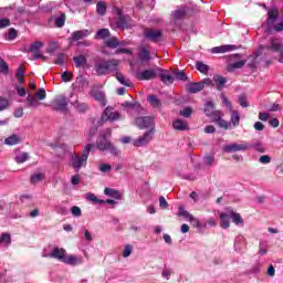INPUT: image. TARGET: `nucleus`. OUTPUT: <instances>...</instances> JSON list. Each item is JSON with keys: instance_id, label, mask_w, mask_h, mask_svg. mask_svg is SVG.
Here are the masks:
<instances>
[{"instance_id": "18", "label": "nucleus", "mask_w": 283, "mask_h": 283, "mask_svg": "<svg viewBox=\"0 0 283 283\" xmlns=\"http://www.w3.org/2000/svg\"><path fill=\"white\" fill-rule=\"evenodd\" d=\"M118 19L116 20V28H119L120 30H124V28H127V23H129V15L123 14V11L120 9H117Z\"/></svg>"}, {"instance_id": "44", "label": "nucleus", "mask_w": 283, "mask_h": 283, "mask_svg": "<svg viewBox=\"0 0 283 283\" xmlns=\"http://www.w3.org/2000/svg\"><path fill=\"white\" fill-rule=\"evenodd\" d=\"M96 12L99 14V17H105V13L107 12V4H105L103 1L97 2Z\"/></svg>"}, {"instance_id": "46", "label": "nucleus", "mask_w": 283, "mask_h": 283, "mask_svg": "<svg viewBox=\"0 0 283 283\" xmlns=\"http://www.w3.org/2000/svg\"><path fill=\"white\" fill-rule=\"evenodd\" d=\"M108 36H111L109 29H99L95 34V39H107Z\"/></svg>"}, {"instance_id": "6", "label": "nucleus", "mask_w": 283, "mask_h": 283, "mask_svg": "<svg viewBox=\"0 0 283 283\" xmlns=\"http://www.w3.org/2000/svg\"><path fill=\"white\" fill-rule=\"evenodd\" d=\"M113 107L112 106H107L103 114L102 117L99 119V124L103 125V123H107V120H111L112 123H114V120H120V113L118 112H113Z\"/></svg>"}, {"instance_id": "9", "label": "nucleus", "mask_w": 283, "mask_h": 283, "mask_svg": "<svg viewBox=\"0 0 283 283\" xmlns=\"http://www.w3.org/2000/svg\"><path fill=\"white\" fill-rule=\"evenodd\" d=\"M158 67L148 69L136 73L137 81H154L158 76Z\"/></svg>"}, {"instance_id": "17", "label": "nucleus", "mask_w": 283, "mask_h": 283, "mask_svg": "<svg viewBox=\"0 0 283 283\" xmlns=\"http://www.w3.org/2000/svg\"><path fill=\"white\" fill-rule=\"evenodd\" d=\"M219 218L221 229H229V227H231V222L229 221L231 220V212L229 208H227V212H221L219 214Z\"/></svg>"}, {"instance_id": "54", "label": "nucleus", "mask_w": 283, "mask_h": 283, "mask_svg": "<svg viewBox=\"0 0 283 283\" xmlns=\"http://www.w3.org/2000/svg\"><path fill=\"white\" fill-rule=\"evenodd\" d=\"M92 147H94V144H87L82 150V158L86 159V161L87 158H90V151H92Z\"/></svg>"}, {"instance_id": "29", "label": "nucleus", "mask_w": 283, "mask_h": 283, "mask_svg": "<svg viewBox=\"0 0 283 283\" xmlns=\"http://www.w3.org/2000/svg\"><path fill=\"white\" fill-rule=\"evenodd\" d=\"M138 59L142 63H149L151 61V53L147 49H143L138 52Z\"/></svg>"}, {"instance_id": "19", "label": "nucleus", "mask_w": 283, "mask_h": 283, "mask_svg": "<svg viewBox=\"0 0 283 283\" xmlns=\"http://www.w3.org/2000/svg\"><path fill=\"white\" fill-rule=\"evenodd\" d=\"M279 17H280V13L277 11V7L269 9L266 25H274L275 21H277Z\"/></svg>"}, {"instance_id": "38", "label": "nucleus", "mask_w": 283, "mask_h": 283, "mask_svg": "<svg viewBox=\"0 0 283 283\" xmlns=\"http://www.w3.org/2000/svg\"><path fill=\"white\" fill-rule=\"evenodd\" d=\"M216 111V104L213 102H206L203 105V112L206 116H210Z\"/></svg>"}, {"instance_id": "33", "label": "nucleus", "mask_w": 283, "mask_h": 283, "mask_svg": "<svg viewBox=\"0 0 283 283\" xmlns=\"http://www.w3.org/2000/svg\"><path fill=\"white\" fill-rule=\"evenodd\" d=\"M105 45L111 50H116L118 45H123V42H118V39L116 36H113L105 42Z\"/></svg>"}, {"instance_id": "4", "label": "nucleus", "mask_w": 283, "mask_h": 283, "mask_svg": "<svg viewBox=\"0 0 283 283\" xmlns=\"http://www.w3.org/2000/svg\"><path fill=\"white\" fill-rule=\"evenodd\" d=\"M261 51L268 50L269 52H276L279 54L283 50V43L280 38H270L268 45H261Z\"/></svg>"}, {"instance_id": "42", "label": "nucleus", "mask_w": 283, "mask_h": 283, "mask_svg": "<svg viewBox=\"0 0 283 283\" xmlns=\"http://www.w3.org/2000/svg\"><path fill=\"white\" fill-rule=\"evenodd\" d=\"M29 159H30V154L28 153H20L14 157V160L15 163H18V165L27 163Z\"/></svg>"}, {"instance_id": "57", "label": "nucleus", "mask_w": 283, "mask_h": 283, "mask_svg": "<svg viewBox=\"0 0 283 283\" xmlns=\"http://www.w3.org/2000/svg\"><path fill=\"white\" fill-rule=\"evenodd\" d=\"M220 98H221L223 105H226V107H229L230 111H233V104H231V101H229V98L227 97V95H224L223 93H221Z\"/></svg>"}, {"instance_id": "11", "label": "nucleus", "mask_w": 283, "mask_h": 283, "mask_svg": "<svg viewBox=\"0 0 283 283\" xmlns=\"http://www.w3.org/2000/svg\"><path fill=\"white\" fill-rule=\"evenodd\" d=\"M43 258H52L53 260H59V262H64L66 258L65 249L55 247L49 254H43Z\"/></svg>"}, {"instance_id": "60", "label": "nucleus", "mask_w": 283, "mask_h": 283, "mask_svg": "<svg viewBox=\"0 0 283 283\" xmlns=\"http://www.w3.org/2000/svg\"><path fill=\"white\" fill-rule=\"evenodd\" d=\"M238 103L241 107H249V102H247L245 95H239Z\"/></svg>"}, {"instance_id": "59", "label": "nucleus", "mask_w": 283, "mask_h": 283, "mask_svg": "<svg viewBox=\"0 0 283 283\" xmlns=\"http://www.w3.org/2000/svg\"><path fill=\"white\" fill-rule=\"evenodd\" d=\"M122 107H126L128 109H136V107H140V104L126 101L122 104Z\"/></svg>"}, {"instance_id": "3", "label": "nucleus", "mask_w": 283, "mask_h": 283, "mask_svg": "<svg viewBox=\"0 0 283 283\" xmlns=\"http://www.w3.org/2000/svg\"><path fill=\"white\" fill-rule=\"evenodd\" d=\"M67 105H70V99L65 95L56 96L52 102L53 112H67Z\"/></svg>"}, {"instance_id": "49", "label": "nucleus", "mask_w": 283, "mask_h": 283, "mask_svg": "<svg viewBox=\"0 0 283 283\" xmlns=\"http://www.w3.org/2000/svg\"><path fill=\"white\" fill-rule=\"evenodd\" d=\"M87 200L94 202V205H105V200L98 199L97 196L92 192L87 195Z\"/></svg>"}, {"instance_id": "27", "label": "nucleus", "mask_w": 283, "mask_h": 283, "mask_svg": "<svg viewBox=\"0 0 283 283\" xmlns=\"http://www.w3.org/2000/svg\"><path fill=\"white\" fill-rule=\"evenodd\" d=\"M186 90L189 94H198V92H202L203 85L200 82H193L188 84Z\"/></svg>"}, {"instance_id": "55", "label": "nucleus", "mask_w": 283, "mask_h": 283, "mask_svg": "<svg viewBox=\"0 0 283 283\" xmlns=\"http://www.w3.org/2000/svg\"><path fill=\"white\" fill-rule=\"evenodd\" d=\"M203 163L207 167H212L213 163H216V157L213 155H206L203 157Z\"/></svg>"}, {"instance_id": "21", "label": "nucleus", "mask_w": 283, "mask_h": 283, "mask_svg": "<svg viewBox=\"0 0 283 283\" xmlns=\"http://www.w3.org/2000/svg\"><path fill=\"white\" fill-rule=\"evenodd\" d=\"M91 96L97 101L98 103H101V105H103V107H105V105H107V99L105 98V92L103 91H98V90H93L91 92Z\"/></svg>"}, {"instance_id": "43", "label": "nucleus", "mask_w": 283, "mask_h": 283, "mask_svg": "<svg viewBox=\"0 0 283 283\" xmlns=\"http://www.w3.org/2000/svg\"><path fill=\"white\" fill-rule=\"evenodd\" d=\"M21 143V138L18 137V135H11L4 139V145H19Z\"/></svg>"}, {"instance_id": "52", "label": "nucleus", "mask_w": 283, "mask_h": 283, "mask_svg": "<svg viewBox=\"0 0 283 283\" xmlns=\"http://www.w3.org/2000/svg\"><path fill=\"white\" fill-rule=\"evenodd\" d=\"M65 13H61L60 17L55 18V28H63L65 25Z\"/></svg>"}, {"instance_id": "24", "label": "nucleus", "mask_w": 283, "mask_h": 283, "mask_svg": "<svg viewBox=\"0 0 283 283\" xmlns=\"http://www.w3.org/2000/svg\"><path fill=\"white\" fill-rule=\"evenodd\" d=\"M213 83H216V87L218 92H222L224 85H227V77L222 75H214L212 78Z\"/></svg>"}, {"instance_id": "23", "label": "nucleus", "mask_w": 283, "mask_h": 283, "mask_svg": "<svg viewBox=\"0 0 283 283\" xmlns=\"http://www.w3.org/2000/svg\"><path fill=\"white\" fill-rule=\"evenodd\" d=\"M172 127L177 132H187V130H189V124H187V122H185L182 119H175L172 122Z\"/></svg>"}, {"instance_id": "7", "label": "nucleus", "mask_w": 283, "mask_h": 283, "mask_svg": "<svg viewBox=\"0 0 283 283\" xmlns=\"http://www.w3.org/2000/svg\"><path fill=\"white\" fill-rule=\"evenodd\" d=\"M43 46V42L35 41L31 43L30 48L27 50V52L31 53L32 61H39V59L45 60V55L41 54V49Z\"/></svg>"}, {"instance_id": "35", "label": "nucleus", "mask_w": 283, "mask_h": 283, "mask_svg": "<svg viewBox=\"0 0 283 283\" xmlns=\"http://www.w3.org/2000/svg\"><path fill=\"white\" fill-rule=\"evenodd\" d=\"M25 103H27V107H33L34 109H36V107L41 105V102H39V99H36V97L32 95H28Z\"/></svg>"}, {"instance_id": "31", "label": "nucleus", "mask_w": 283, "mask_h": 283, "mask_svg": "<svg viewBox=\"0 0 283 283\" xmlns=\"http://www.w3.org/2000/svg\"><path fill=\"white\" fill-rule=\"evenodd\" d=\"M113 73L115 78H117L118 83H120V85H125V87H132V81L125 78V76L119 73L118 71H114Z\"/></svg>"}, {"instance_id": "50", "label": "nucleus", "mask_w": 283, "mask_h": 283, "mask_svg": "<svg viewBox=\"0 0 283 283\" xmlns=\"http://www.w3.org/2000/svg\"><path fill=\"white\" fill-rule=\"evenodd\" d=\"M12 243V237H10V233H2L0 235V244H11Z\"/></svg>"}, {"instance_id": "14", "label": "nucleus", "mask_w": 283, "mask_h": 283, "mask_svg": "<svg viewBox=\"0 0 283 283\" xmlns=\"http://www.w3.org/2000/svg\"><path fill=\"white\" fill-rule=\"evenodd\" d=\"M145 39L151 41L153 43H158L163 39V31L149 29L144 33Z\"/></svg>"}, {"instance_id": "64", "label": "nucleus", "mask_w": 283, "mask_h": 283, "mask_svg": "<svg viewBox=\"0 0 283 283\" xmlns=\"http://www.w3.org/2000/svg\"><path fill=\"white\" fill-rule=\"evenodd\" d=\"M55 211L56 213H60V216H67V208L63 206H56Z\"/></svg>"}, {"instance_id": "12", "label": "nucleus", "mask_w": 283, "mask_h": 283, "mask_svg": "<svg viewBox=\"0 0 283 283\" xmlns=\"http://www.w3.org/2000/svg\"><path fill=\"white\" fill-rule=\"evenodd\" d=\"M71 165H72L74 171L78 172V171H81L82 167H85L87 165V160L78 155H72L71 156Z\"/></svg>"}, {"instance_id": "41", "label": "nucleus", "mask_w": 283, "mask_h": 283, "mask_svg": "<svg viewBox=\"0 0 283 283\" xmlns=\"http://www.w3.org/2000/svg\"><path fill=\"white\" fill-rule=\"evenodd\" d=\"M74 107H75V109H77V112L80 114H85V112H87V109H90V105H87L86 103H81L78 101H76L74 103Z\"/></svg>"}, {"instance_id": "28", "label": "nucleus", "mask_w": 283, "mask_h": 283, "mask_svg": "<svg viewBox=\"0 0 283 283\" xmlns=\"http://www.w3.org/2000/svg\"><path fill=\"white\" fill-rule=\"evenodd\" d=\"M148 103L153 106V109H161L163 102L158 98V96L151 94L148 96Z\"/></svg>"}, {"instance_id": "22", "label": "nucleus", "mask_w": 283, "mask_h": 283, "mask_svg": "<svg viewBox=\"0 0 283 283\" xmlns=\"http://www.w3.org/2000/svg\"><path fill=\"white\" fill-rule=\"evenodd\" d=\"M230 210V219H232V222L237 224V227H244V219H242V216L233 209L229 208Z\"/></svg>"}, {"instance_id": "20", "label": "nucleus", "mask_w": 283, "mask_h": 283, "mask_svg": "<svg viewBox=\"0 0 283 283\" xmlns=\"http://www.w3.org/2000/svg\"><path fill=\"white\" fill-rule=\"evenodd\" d=\"M233 50H238V46L233 44H227L221 46H214L211 49L212 54H224V52H231Z\"/></svg>"}, {"instance_id": "45", "label": "nucleus", "mask_w": 283, "mask_h": 283, "mask_svg": "<svg viewBox=\"0 0 283 283\" xmlns=\"http://www.w3.org/2000/svg\"><path fill=\"white\" fill-rule=\"evenodd\" d=\"M15 77L19 83H25V70L23 69V66L18 67Z\"/></svg>"}, {"instance_id": "25", "label": "nucleus", "mask_w": 283, "mask_h": 283, "mask_svg": "<svg viewBox=\"0 0 283 283\" xmlns=\"http://www.w3.org/2000/svg\"><path fill=\"white\" fill-rule=\"evenodd\" d=\"M244 247H247V240L242 235L237 237L234 239V250L237 253H242Z\"/></svg>"}, {"instance_id": "13", "label": "nucleus", "mask_w": 283, "mask_h": 283, "mask_svg": "<svg viewBox=\"0 0 283 283\" xmlns=\"http://www.w3.org/2000/svg\"><path fill=\"white\" fill-rule=\"evenodd\" d=\"M157 72H158V77L160 78L161 83H164V85H171L174 83V81H176L175 75L171 74H167V70L157 67Z\"/></svg>"}, {"instance_id": "8", "label": "nucleus", "mask_w": 283, "mask_h": 283, "mask_svg": "<svg viewBox=\"0 0 283 283\" xmlns=\"http://www.w3.org/2000/svg\"><path fill=\"white\" fill-rule=\"evenodd\" d=\"M222 116H224L222 111H214L208 118H211L221 129H229V127H231V123L224 120Z\"/></svg>"}, {"instance_id": "53", "label": "nucleus", "mask_w": 283, "mask_h": 283, "mask_svg": "<svg viewBox=\"0 0 283 283\" xmlns=\"http://www.w3.org/2000/svg\"><path fill=\"white\" fill-rule=\"evenodd\" d=\"M191 114H193V108L191 107H186L179 111V116H182L184 118H191Z\"/></svg>"}, {"instance_id": "36", "label": "nucleus", "mask_w": 283, "mask_h": 283, "mask_svg": "<svg viewBox=\"0 0 283 283\" xmlns=\"http://www.w3.org/2000/svg\"><path fill=\"white\" fill-rule=\"evenodd\" d=\"M230 125H233V127H238L240 125V113L238 111H231V118H230Z\"/></svg>"}, {"instance_id": "15", "label": "nucleus", "mask_w": 283, "mask_h": 283, "mask_svg": "<svg viewBox=\"0 0 283 283\" xmlns=\"http://www.w3.org/2000/svg\"><path fill=\"white\" fill-rule=\"evenodd\" d=\"M92 32L87 29H83L80 31H75L71 34L69 38L70 43H76V41H81L82 39H87L88 35H91Z\"/></svg>"}, {"instance_id": "37", "label": "nucleus", "mask_w": 283, "mask_h": 283, "mask_svg": "<svg viewBox=\"0 0 283 283\" xmlns=\"http://www.w3.org/2000/svg\"><path fill=\"white\" fill-rule=\"evenodd\" d=\"M177 216H178L179 218H185L186 220H188V222H189L190 219L193 217V214H190L189 211L185 210V207H184V206H179Z\"/></svg>"}, {"instance_id": "40", "label": "nucleus", "mask_w": 283, "mask_h": 283, "mask_svg": "<svg viewBox=\"0 0 283 283\" xmlns=\"http://www.w3.org/2000/svg\"><path fill=\"white\" fill-rule=\"evenodd\" d=\"M247 65V61L245 60H240L238 62H234L232 64H229L228 66V71L229 72H233V70H242V66Z\"/></svg>"}, {"instance_id": "58", "label": "nucleus", "mask_w": 283, "mask_h": 283, "mask_svg": "<svg viewBox=\"0 0 283 283\" xmlns=\"http://www.w3.org/2000/svg\"><path fill=\"white\" fill-rule=\"evenodd\" d=\"M35 96L39 101H45L48 93H45V88H40L38 92H35Z\"/></svg>"}, {"instance_id": "26", "label": "nucleus", "mask_w": 283, "mask_h": 283, "mask_svg": "<svg viewBox=\"0 0 283 283\" xmlns=\"http://www.w3.org/2000/svg\"><path fill=\"white\" fill-rule=\"evenodd\" d=\"M262 55V49L261 46L259 48V50L254 53V55H250L248 56V59L245 60L248 63V67H250L251 70H254L255 67V61H258V56Z\"/></svg>"}, {"instance_id": "30", "label": "nucleus", "mask_w": 283, "mask_h": 283, "mask_svg": "<svg viewBox=\"0 0 283 283\" xmlns=\"http://www.w3.org/2000/svg\"><path fill=\"white\" fill-rule=\"evenodd\" d=\"M104 193L105 196H109V198H114L115 200H120V198H123V193H120V191L112 188H105Z\"/></svg>"}, {"instance_id": "5", "label": "nucleus", "mask_w": 283, "mask_h": 283, "mask_svg": "<svg viewBox=\"0 0 283 283\" xmlns=\"http://www.w3.org/2000/svg\"><path fill=\"white\" fill-rule=\"evenodd\" d=\"M154 128L144 133V135L133 140L134 147H147L154 140Z\"/></svg>"}, {"instance_id": "62", "label": "nucleus", "mask_w": 283, "mask_h": 283, "mask_svg": "<svg viewBox=\"0 0 283 283\" xmlns=\"http://www.w3.org/2000/svg\"><path fill=\"white\" fill-rule=\"evenodd\" d=\"M99 171H102V174H107V171H112V165L101 164L99 165Z\"/></svg>"}, {"instance_id": "56", "label": "nucleus", "mask_w": 283, "mask_h": 283, "mask_svg": "<svg viewBox=\"0 0 283 283\" xmlns=\"http://www.w3.org/2000/svg\"><path fill=\"white\" fill-rule=\"evenodd\" d=\"M9 70H10V67L8 66V62H6V60L0 57V72H1V74H8Z\"/></svg>"}, {"instance_id": "1", "label": "nucleus", "mask_w": 283, "mask_h": 283, "mask_svg": "<svg viewBox=\"0 0 283 283\" xmlns=\"http://www.w3.org/2000/svg\"><path fill=\"white\" fill-rule=\"evenodd\" d=\"M118 60H105L103 57H97L95 60L94 70L97 76H107L111 72H117L118 70Z\"/></svg>"}, {"instance_id": "16", "label": "nucleus", "mask_w": 283, "mask_h": 283, "mask_svg": "<svg viewBox=\"0 0 283 283\" xmlns=\"http://www.w3.org/2000/svg\"><path fill=\"white\" fill-rule=\"evenodd\" d=\"M247 149H249V145L247 144H230L224 146L223 151L233 154L235 151H247Z\"/></svg>"}, {"instance_id": "47", "label": "nucleus", "mask_w": 283, "mask_h": 283, "mask_svg": "<svg viewBox=\"0 0 283 283\" xmlns=\"http://www.w3.org/2000/svg\"><path fill=\"white\" fill-rule=\"evenodd\" d=\"M187 15V11L185 10V8H180V9H177L172 12V17L174 19H185V17Z\"/></svg>"}, {"instance_id": "39", "label": "nucleus", "mask_w": 283, "mask_h": 283, "mask_svg": "<svg viewBox=\"0 0 283 283\" xmlns=\"http://www.w3.org/2000/svg\"><path fill=\"white\" fill-rule=\"evenodd\" d=\"M196 70H198V72H200L201 74H209V65L205 64L201 61L196 62Z\"/></svg>"}, {"instance_id": "51", "label": "nucleus", "mask_w": 283, "mask_h": 283, "mask_svg": "<svg viewBox=\"0 0 283 283\" xmlns=\"http://www.w3.org/2000/svg\"><path fill=\"white\" fill-rule=\"evenodd\" d=\"M77 262H78V258L74 255L65 256L63 261L64 264H70L71 266H76Z\"/></svg>"}, {"instance_id": "61", "label": "nucleus", "mask_w": 283, "mask_h": 283, "mask_svg": "<svg viewBox=\"0 0 283 283\" xmlns=\"http://www.w3.org/2000/svg\"><path fill=\"white\" fill-rule=\"evenodd\" d=\"M17 36H18L17 31L13 28L9 29L7 39L9 41H14V39H17Z\"/></svg>"}, {"instance_id": "48", "label": "nucleus", "mask_w": 283, "mask_h": 283, "mask_svg": "<svg viewBox=\"0 0 283 283\" xmlns=\"http://www.w3.org/2000/svg\"><path fill=\"white\" fill-rule=\"evenodd\" d=\"M43 178H45V175H43L41 172L34 174V175H31L30 182H31V185H36V182H41V180H43Z\"/></svg>"}, {"instance_id": "63", "label": "nucleus", "mask_w": 283, "mask_h": 283, "mask_svg": "<svg viewBox=\"0 0 283 283\" xmlns=\"http://www.w3.org/2000/svg\"><path fill=\"white\" fill-rule=\"evenodd\" d=\"M72 216H75V218H81L82 211L77 206H73L71 208Z\"/></svg>"}, {"instance_id": "34", "label": "nucleus", "mask_w": 283, "mask_h": 283, "mask_svg": "<svg viewBox=\"0 0 283 283\" xmlns=\"http://www.w3.org/2000/svg\"><path fill=\"white\" fill-rule=\"evenodd\" d=\"M172 74H174L175 78H177V81H182L184 83L189 81V77L187 76V73L185 71L177 69L172 72Z\"/></svg>"}, {"instance_id": "10", "label": "nucleus", "mask_w": 283, "mask_h": 283, "mask_svg": "<svg viewBox=\"0 0 283 283\" xmlns=\"http://www.w3.org/2000/svg\"><path fill=\"white\" fill-rule=\"evenodd\" d=\"M135 125L138 127V129H154V117H137L135 119Z\"/></svg>"}, {"instance_id": "32", "label": "nucleus", "mask_w": 283, "mask_h": 283, "mask_svg": "<svg viewBox=\"0 0 283 283\" xmlns=\"http://www.w3.org/2000/svg\"><path fill=\"white\" fill-rule=\"evenodd\" d=\"M73 61L75 63V67H85V65H87V57H85L83 54L74 56Z\"/></svg>"}, {"instance_id": "2", "label": "nucleus", "mask_w": 283, "mask_h": 283, "mask_svg": "<svg viewBox=\"0 0 283 283\" xmlns=\"http://www.w3.org/2000/svg\"><path fill=\"white\" fill-rule=\"evenodd\" d=\"M96 148L99 151H109L112 156H119L120 154V150H118V148H116V146H114V144L107 139L105 134L98 136L96 140Z\"/></svg>"}]
</instances>
